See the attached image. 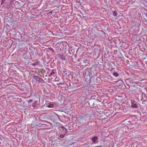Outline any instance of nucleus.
Masks as SVG:
<instances>
[{
  "instance_id": "nucleus-10",
  "label": "nucleus",
  "mask_w": 147,
  "mask_h": 147,
  "mask_svg": "<svg viewBox=\"0 0 147 147\" xmlns=\"http://www.w3.org/2000/svg\"><path fill=\"white\" fill-rule=\"evenodd\" d=\"M39 82H44L45 81L43 79L40 78Z\"/></svg>"
},
{
  "instance_id": "nucleus-12",
  "label": "nucleus",
  "mask_w": 147,
  "mask_h": 147,
  "mask_svg": "<svg viewBox=\"0 0 147 147\" xmlns=\"http://www.w3.org/2000/svg\"><path fill=\"white\" fill-rule=\"evenodd\" d=\"M48 49H49L51 51V52H52L53 53L54 52V50L51 48L49 47V48H48Z\"/></svg>"
},
{
  "instance_id": "nucleus-11",
  "label": "nucleus",
  "mask_w": 147,
  "mask_h": 147,
  "mask_svg": "<svg viewBox=\"0 0 147 147\" xmlns=\"http://www.w3.org/2000/svg\"><path fill=\"white\" fill-rule=\"evenodd\" d=\"M54 71V70L53 69L52 70V72H51L50 74V76H51L53 74H55V72H54V71Z\"/></svg>"
},
{
  "instance_id": "nucleus-3",
  "label": "nucleus",
  "mask_w": 147,
  "mask_h": 147,
  "mask_svg": "<svg viewBox=\"0 0 147 147\" xmlns=\"http://www.w3.org/2000/svg\"><path fill=\"white\" fill-rule=\"evenodd\" d=\"M96 100L95 99H92L89 100V104L90 106H93L94 104V101Z\"/></svg>"
},
{
  "instance_id": "nucleus-9",
  "label": "nucleus",
  "mask_w": 147,
  "mask_h": 147,
  "mask_svg": "<svg viewBox=\"0 0 147 147\" xmlns=\"http://www.w3.org/2000/svg\"><path fill=\"white\" fill-rule=\"evenodd\" d=\"M113 14L114 16H117V12L115 11H113Z\"/></svg>"
},
{
  "instance_id": "nucleus-4",
  "label": "nucleus",
  "mask_w": 147,
  "mask_h": 147,
  "mask_svg": "<svg viewBox=\"0 0 147 147\" xmlns=\"http://www.w3.org/2000/svg\"><path fill=\"white\" fill-rule=\"evenodd\" d=\"M57 56L59 59L63 60H65V58L63 55L61 54H58L57 55Z\"/></svg>"
},
{
  "instance_id": "nucleus-20",
  "label": "nucleus",
  "mask_w": 147,
  "mask_h": 147,
  "mask_svg": "<svg viewBox=\"0 0 147 147\" xmlns=\"http://www.w3.org/2000/svg\"><path fill=\"white\" fill-rule=\"evenodd\" d=\"M59 78H56L55 79V80H56V79H58Z\"/></svg>"
},
{
  "instance_id": "nucleus-7",
  "label": "nucleus",
  "mask_w": 147,
  "mask_h": 147,
  "mask_svg": "<svg viewBox=\"0 0 147 147\" xmlns=\"http://www.w3.org/2000/svg\"><path fill=\"white\" fill-rule=\"evenodd\" d=\"M83 119L84 120H85V117H84L83 116H80L79 118V120L80 121H81Z\"/></svg>"
},
{
  "instance_id": "nucleus-15",
  "label": "nucleus",
  "mask_w": 147,
  "mask_h": 147,
  "mask_svg": "<svg viewBox=\"0 0 147 147\" xmlns=\"http://www.w3.org/2000/svg\"><path fill=\"white\" fill-rule=\"evenodd\" d=\"M5 0H1V4H2L4 2Z\"/></svg>"
},
{
  "instance_id": "nucleus-5",
  "label": "nucleus",
  "mask_w": 147,
  "mask_h": 147,
  "mask_svg": "<svg viewBox=\"0 0 147 147\" xmlns=\"http://www.w3.org/2000/svg\"><path fill=\"white\" fill-rule=\"evenodd\" d=\"M33 78L36 81L39 82L40 78V77L36 76H33Z\"/></svg>"
},
{
  "instance_id": "nucleus-13",
  "label": "nucleus",
  "mask_w": 147,
  "mask_h": 147,
  "mask_svg": "<svg viewBox=\"0 0 147 147\" xmlns=\"http://www.w3.org/2000/svg\"><path fill=\"white\" fill-rule=\"evenodd\" d=\"M65 135H64V134H60V137L61 138H63L64 137Z\"/></svg>"
},
{
  "instance_id": "nucleus-21",
  "label": "nucleus",
  "mask_w": 147,
  "mask_h": 147,
  "mask_svg": "<svg viewBox=\"0 0 147 147\" xmlns=\"http://www.w3.org/2000/svg\"><path fill=\"white\" fill-rule=\"evenodd\" d=\"M1 144V142H0V144Z\"/></svg>"
},
{
  "instance_id": "nucleus-1",
  "label": "nucleus",
  "mask_w": 147,
  "mask_h": 147,
  "mask_svg": "<svg viewBox=\"0 0 147 147\" xmlns=\"http://www.w3.org/2000/svg\"><path fill=\"white\" fill-rule=\"evenodd\" d=\"M98 137L96 136H95L92 138V144H96L98 143Z\"/></svg>"
},
{
  "instance_id": "nucleus-16",
  "label": "nucleus",
  "mask_w": 147,
  "mask_h": 147,
  "mask_svg": "<svg viewBox=\"0 0 147 147\" xmlns=\"http://www.w3.org/2000/svg\"><path fill=\"white\" fill-rule=\"evenodd\" d=\"M35 63H36V65H37L39 64V61H38L35 62Z\"/></svg>"
},
{
  "instance_id": "nucleus-19",
  "label": "nucleus",
  "mask_w": 147,
  "mask_h": 147,
  "mask_svg": "<svg viewBox=\"0 0 147 147\" xmlns=\"http://www.w3.org/2000/svg\"><path fill=\"white\" fill-rule=\"evenodd\" d=\"M61 127L62 128H64L65 130H66V128H64V127Z\"/></svg>"
},
{
  "instance_id": "nucleus-17",
  "label": "nucleus",
  "mask_w": 147,
  "mask_h": 147,
  "mask_svg": "<svg viewBox=\"0 0 147 147\" xmlns=\"http://www.w3.org/2000/svg\"><path fill=\"white\" fill-rule=\"evenodd\" d=\"M32 65H36V63H35V62H34L33 63Z\"/></svg>"
},
{
  "instance_id": "nucleus-18",
  "label": "nucleus",
  "mask_w": 147,
  "mask_h": 147,
  "mask_svg": "<svg viewBox=\"0 0 147 147\" xmlns=\"http://www.w3.org/2000/svg\"><path fill=\"white\" fill-rule=\"evenodd\" d=\"M32 100H30L29 101V102H32Z\"/></svg>"
},
{
  "instance_id": "nucleus-14",
  "label": "nucleus",
  "mask_w": 147,
  "mask_h": 147,
  "mask_svg": "<svg viewBox=\"0 0 147 147\" xmlns=\"http://www.w3.org/2000/svg\"><path fill=\"white\" fill-rule=\"evenodd\" d=\"M54 105L53 104H51L49 105V107L50 108H52L53 107Z\"/></svg>"
},
{
  "instance_id": "nucleus-8",
  "label": "nucleus",
  "mask_w": 147,
  "mask_h": 147,
  "mask_svg": "<svg viewBox=\"0 0 147 147\" xmlns=\"http://www.w3.org/2000/svg\"><path fill=\"white\" fill-rule=\"evenodd\" d=\"M45 125L44 124H41V123H39L38 124V125L40 127H43Z\"/></svg>"
},
{
  "instance_id": "nucleus-2",
  "label": "nucleus",
  "mask_w": 147,
  "mask_h": 147,
  "mask_svg": "<svg viewBox=\"0 0 147 147\" xmlns=\"http://www.w3.org/2000/svg\"><path fill=\"white\" fill-rule=\"evenodd\" d=\"M136 103V102L134 100L131 101V106L133 108H137V105Z\"/></svg>"
},
{
  "instance_id": "nucleus-6",
  "label": "nucleus",
  "mask_w": 147,
  "mask_h": 147,
  "mask_svg": "<svg viewBox=\"0 0 147 147\" xmlns=\"http://www.w3.org/2000/svg\"><path fill=\"white\" fill-rule=\"evenodd\" d=\"M113 75L115 77H117L118 76L119 74L117 72H114L113 73Z\"/></svg>"
}]
</instances>
